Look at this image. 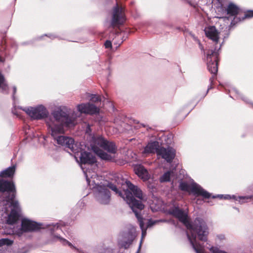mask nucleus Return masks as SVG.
Masks as SVG:
<instances>
[{"label": "nucleus", "instance_id": "obj_1", "mask_svg": "<svg viewBox=\"0 0 253 253\" xmlns=\"http://www.w3.org/2000/svg\"><path fill=\"white\" fill-rule=\"evenodd\" d=\"M76 116L77 115L73 113L70 118L63 110L58 109L52 112L51 117L46 118V124L51 135L57 144L70 149L74 153L75 159L80 165L93 164L96 161L95 157L85 151L84 144L75 143L72 138L61 135L65 132L64 126L71 127L76 124ZM81 167L83 169V166Z\"/></svg>", "mask_w": 253, "mask_h": 253}, {"label": "nucleus", "instance_id": "obj_2", "mask_svg": "<svg viewBox=\"0 0 253 253\" xmlns=\"http://www.w3.org/2000/svg\"><path fill=\"white\" fill-rule=\"evenodd\" d=\"M204 31L206 37L211 40L216 45L214 49H209L206 53L208 69L211 74L215 76L218 71V50L221 46L220 44H218L219 32L213 26L206 27Z\"/></svg>", "mask_w": 253, "mask_h": 253}, {"label": "nucleus", "instance_id": "obj_3", "mask_svg": "<svg viewBox=\"0 0 253 253\" xmlns=\"http://www.w3.org/2000/svg\"><path fill=\"white\" fill-rule=\"evenodd\" d=\"M0 192H7L9 195L6 199L8 202H11V211L9 214L6 213L7 217H5L6 223L10 225L13 224L18 219L21 215V208L18 201H14L15 197L16 189L14 183L12 181H8L0 180Z\"/></svg>", "mask_w": 253, "mask_h": 253}, {"label": "nucleus", "instance_id": "obj_4", "mask_svg": "<svg viewBox=\"0 0 253 253\" xmlns=\"http://www.w3.org/2000/svg\"><path fill=\"white\" fill-rule=\"evenodd\" d=\"M91 150L100 158L105 160H111L112 157L110 154L104 152L101 149L107 151L110 154H114L116 152V147L114 143L105 139L101 135H93L90 142Z\"/></svg>", "mask_w": 253, "mask_h": 253}, {"label": "nucleus", "instance_id": "obj_5", "mask_svg": "<svg viewBox=\"0 0 253 253\" xmlns=\"http://www.w3.org/2000/svg\"><path fill=\"white\" fill-rule=\"evenodd\" d=\"M209 234L208 228L206 223H191V244L196 253H205L204 246L200 242L207 241Z\"/></svg>", "mask_w": 253, "mask_h": 253}, {"label": "nucleus", "instance_id": "obj_6", "mask_svg": "<svg viewBox=\"0 0 253 253\" xmlns=\"http://www.w3.org/2000/svg\"><path fill=\"white\" fill-rule=\"evenodd\" d=\"M86 181L89 185L92 182L95 184L93 187L94 194L96 201L101 204L106 205L110 201V193L107 187L103 184H98L96 183L95 178L97 179L98 175L94 172L91 174L90 171H84Z\"/></svg>", "mask_w": 253, "mask_h": 253}, {"label": "nucleus", "instance_id": "obj_7", "mask_svg": "<svg viewBox=\"0 0 253 253\" xmlns=\"http://www.w3.org/2000/svg\"><path fill=\"white\" fill-rule=\"evenodd\" d=\"M126 200L132 211L134 212L136 217L139 222V225L142 230V238H143L146 234V230L144 229V223L141 216L140 214L137 212V210L141 211L143 209L144 206L142 203L141 201L134 199L131 193L128 191H126Z\"/></svg>", "mask_w": 253, "mask_h": 253}, {"label": "nucleus", "instance_id": "obj_8", "mask_svg": "<svg viewBox=\"0 0 253 253\" xmlns=\"http://www.w3.org/2000/svg\"><path fill=\"white\" fill-rule=\"evenodd\" d=\"M126 185L127 187V188L129 189V190H126L124 191V194H123L121 192H119V195L122 197L125 201H126V192L128 191L130 193H131V196L132 198L134 199H135L132 193H133V195L140 200L141 201H145L147 200V198L145 195H144L141 190L138 188L137 186L134 185L133 184H132L129 181H126ZM107 188L109 187L110 189H111L114 191L116 192V193H118V189L115 185H114L113 184H112L111 183H109L108 185L106 186ZM127 203V202H126Z\"/></svg>", "mask_w": 253, "mask_h": 253}, {"label": "nucleus", "instance_id": "obj_9", "mask_svg": "<svg viewBox=\"0 0 253 253\" xmlns=\"http://www.w3.org/2000/svg\"><path fill=\"white\" fill-rule=\"evenodd\" d=\"M31 118L34 120H41L43 118H48V112L43 105H39L35 107H26L23 109ZM52 116V113L49 117Z\"/></svg>", "mask_w": 253, "mask_h": 253}, {"label": "nucleus", "instance_id": "obj_10", "mask_svg": "<svg viewBox=\"0 0 253 253\" xmlns=\"http://www.w3.org/2000/svg\"><path fill=\"white\" fill-rule=\"evenodd\" d=\"M170 214L177 218L187 229H190V221L188 217V210L180 209L178 207H174L169 211Z\"/></svg>", "mask_w": 253, "mask_h": 253}, {"label": "nucleus", "instance_id": "obj_11", "mask_svg": "<svg viewBox=\"0 0 253 253\" xmlns=\"http://www.w3.org/2000/svg\"><path fill=\"white\" fill-rule=\"evenodd\" d=\"M41 228V224L28 219L23 218L21 221V227L16 231L15 234L21 236L24 232L37 231Z\"/></svg>", "mask_w": 253, "mask_h": 253}, {"label": "nucleus", "instance_id": "obj_12", "mask_svg": "<svg viewBox=\"0 0 253 253\" xmlns=\"http://www.w3.org/2000/svg\"><path fill=\"white\" fill-rule=\"evenodd\" d=\"M125 20L124 8L122 6H119L117 3L113 9L111 24L113 26H118L122 24Z\"/></svg>", "mask_w": 253, "mask_h": 253}, {"label": "nucleus", "instance_id": "obj_13", "mask_svg": "<svg viewBox=\"0 0 253 253\" xmlns=\"http://www.w3.org/2000/svg\"><path fill=\"white\" fill-rule=\"evenodd\" d=\"M175 150L169 147L165 148L160 146L157 151L158 157L165 159L168 162H170L174 159L175 155Z\"/></svg>", "mask_w": 253, "mask_h": 253}, {"label": "nucleus", "instance_id": "obj_14", "mask_svg": "<svg viewBox=\"0 0 253 253\" xmlns=\"http://www.w3.org/2000/svg\"><path fill=\"white\" fill-rule=\"evenodd\" d=\"M191 193L197 196H202L206 199H208L211 197L210 193L205 190L192 179H191Z\"/></svg>", "mask_w": 253, "mask_h": 253}, {"label": "nucleus", "instance_id": "obj_15", "mask_svg": "<svg viewBox=\"0 0 253 253\" xmlns=\"http://www.w3.org/2000/svg\"><path fill=\"white\" fill-rule=\"evenodd\" d=\"M78 111L80 113L93 114L98 112V109L93 104L83 103L77 106Z\"/></svg>", "mask_w": 253, "mask_h": 253}, {"label": "nucleus", "instance_id": "obj_16", "mask_svg": "<svg viewBox=\"0 0 253 253\" xmlns=\"http://www.w3.org/2000/svg\"><path fill=\"white\" fill-rule=\"evenodd\" d=\"M135 173L143 181L148 180L150 177V174L147 170L142 165H136L134 168Z\"/></svg>", "mask_w": 253, "mask_h": 253}, {"label": "nucleus", "instance_id": "obj_17", "mask_svg": "<svg viewBox=\"0 0 253 253\" xmlns=\"http://www.w3.org/2000/svg\"><path fill=\"white\" fill-rule=\"evenodd\" d=\"M160 147L159 143L157 141H153L149 143L145 147L144 153H154L157 154V151Z\"/></svg>", "mask_w": 253, "mask_h": 253}, {"label": "nucleus", "instance_id": "obj_18", "mask_svg": "<svg viewBox=\"0 0 253 253\" xmlns=\"http://www.w3.org/2000/svg\"><path fill=\"white\" fill-rule=\"evenodd\" d=\"M226 11L229 16H233L234 17V19H235V17L239 13L240 9L237 6L231 3L227 6Z\"/></svg>", "mask_w": 253, "mask_h": 253}, {"label": "nucleus", "instance_id": "obj_19", "mask_svg": "<svg viewBox=\"0 0 253 253\" xmlns=\"http://www.w3.org/2000/svg\"><path fill=\"white\" fill-rule=\"evenodd\" d=\"M15 170V166L9 167L6 169L1 171L0 173V176L2 177H10L14 174Z\"/></svg>", "mask_w": 253, "mask_h": 253}, {"label": "nucleus", "instance_id": "obj_20", "mask_svg": "<svg viewBox=\"0 0 253 253\" xmlns=\"http://www.w3.org/2000/svg\"><path fill=\"white\" fill-rule=\"evenodd\" d=\"M172 174V172L168 171L165 172L160 177L159 180L161 182H166L170 181V177Z\"/></svg>", "mask_w": 253, "mask_h": 253}, {"label": "nucleus", "instance_id": "obj_21", "mask_svg": "<svg viewBox=\"0 0 253 253\" xmlns=\"http://www.w3.org/2000/svg\"><path fill=\"white\" fill-rule=\"evenodd\" d=\"M179 188L182 191L188 192L190 189V186L187 183L184 182H181L179 184Z\"/></svg>", "mask_w": 253, "mask_h": 253}, {"label": "nucleus", "instance_id": "obj_22", "mask_svg": "<svg viewBox=\"0 0 253 253\" xmlns=\"http://www.w3.org/2000/svg\"><path fill=\"white\" fill-rule=\"evenodd\" d=\"M13 241L7 238L0 239V247L3 245H10L12 244Z\"/></svg>", "mask_w": 253, "mask_h": 253}, {"label": "nucleus", "instance_id": "obj_23", "mask_svg": "<svg viewBox=\"0 0 253 253\" xmlns=\"http://www.w3.org/2000/svg\"><path fill=\"white\" fill-rule=\"evenodd\" d=\"M212 253H227L226 252L221 250L217 247H212L210 249Z\"/></svg>", "mask_w": 253, "mask_h": 253}, {"label": "nucleus", "instance_id": "obj_24", "mask_svg": "<svg viewBox=\"0 0 253 253\" xmlns=\"http://www.w3.org/2000/svg\"><path fill=\"white\" fill-rule=\"evenodd\" d=\"M56 237H57V238H58L60 240V241L64 245H68L69 246L71 247V248H75V247L72 245V244L71 243H70L69 242H68V241H67L66 240L61 238L58 236H57Z\"/></svg>", "mask_w": 253, "mask_h": 253}, {"label": "nucleus", "instance_id": "obj_25", "mask_svg": "<svg viewBox=\"0 0 253 253\" xmlns=\"http://www.w3.org/2000/svg\"><path fill=\"white\" fill-rule=\"evenodd\" d=\"M59 227V225L57 223L56 224L50 225L49 229H50L51 233H53V232L54 231L58 230Z\"/></svg>", "mask_w": 253, "mask_h": 253}, {"label": "nucleus", "instance_id": "obj_26", "mask_svg": "<svg viewBox=\"0 0 253 253\" xmlns=\"http://www.w3.org/2000/svg\"><path fill=\"white\" fill-rule=\"evenodd\" d=\"M90 100L92 101L96 102V101H99L100 100V97L99 96L96 95L92 94V95H91V97Z\"/></svg>", "mask_w": 253, "mask_h": 253}, {"label": "nucleus", "instance_id": "obj_27", "mask_svg": "<svg viewBox=\"0 0 253 253\" xmlns=\"http://www.w3.org/2000/svg\"><path fill=\"white\" fill-rule=\"evenodd\" d=\"M105 46L106 48H110L112 47V43L109 41H107L105 43Z\"/></svg>", "mask_w": 253, "mask_h": 253}, {"label": "nucleus", "instance_id": "obj_28", "mask_svg": "<svg viewBox=\"0 0 253 253\" xmlns=\"http://www.w3.org/2000/svg\"><path fill=\"white\" fill-rule=\"evenodd\" d=\"M120 245L121 247H123L125 249H127L129 247V244L127 242H125L124 243L120 244Z\"/></svg>", "mask_w": 253, "mask_h": 253}, {"label": "nucleus", "instance_id": "obj_29", "mask_svg": "<svg viewBox=\"0 0 253 253\" xmlns=\"http://www.w3.org/2000/svg\"><path fill=\"white\" fill-rule=\"evenodd\" d=\"M253 17V11H249L247 14L245 15V17Z\"/></svg>", "mask_w": 253, "mask_h": 253}, {"label": "nucleus", "instance_id": "obj_30", "mask_svg": "<svg viewBox=\"0 0 253 253\" xmlns=\"http://www.w3.org/2000/svg\"><path fill=\"white\" fill-rule=\"evenodd\" d=\"M157 222H158L157 221L150 220L148 222V227H151V226H153Z\"/></svg>", "mask_w": 253, "mask_h": 253}, {"label": "nucleus", "instance_id": "obj_31", "mask_svg": "<svg viewBox=\"0 0 253 253\" xmlns=\"http://www.w3.org/2000/svg\"><path fill=\"white\" fill-rule=\"evenodd\" d=\"M13 98H14V94H15L16 92V87L15 86H13Z\"/></svg>", "mask_w": 253, "mask_h": 253}, {"label": "nucleus", "instance_id": "obj_32", "mask_svg": "<svg viewBox=\"0 0 253 253\" xmlns=\"http://www.w3.org/2000/svg\"><path fill=\"white\" fill-rule=\"evenodd\" d=\"M250 198H251V197H243L240 198V199L242 200H248Z\"/></svg>", "mask_w": 253, "mask_h": 253}, {"label": "nucleus", "instance_id": "obj_33", "mask_svg": "<svg viewBox=\"0 0 253 253\" xmlns=\"http://www.w3.org/2000/svg\"><path fill=\"white\" fill-rule=\"evenodd\" d=\"M14 230H10L9 231H7L6 233V234H13V233H14Z\"/></svg>", "mask_w": 253, "mask_h": 253}, {"label": "nucleus", "instance_id": "obj_34", "mask_svg": "<svg viewBox=\"0 0 253 253\" xmlns=\"http://www.w3.org/2000/svg\"><path fill=\"white\" fill-rule=\"evenodd\" d=\"M89 131H90V126H88L86 128V132L89 133Z\"/></svg>", "mask_w": 253, "mask_h": 253}, {"label": "nucleus", "instance_id": "obj_35", "mask_svg": "<svg viewBox=\"0 0 253 253\" xmlns=\"http://www.w3.org/2000/svg\"><path fill=\"white\" fill-rule=\"evenodd\" d=\"M218 238L220 239H222L224 238V236L223 235H219L218 236Z\"/></svg>", "mask_w": 253, "mask_h": 253}, {"label": "nucleus", "instance_id": "obj_36", "mask_svg": "<svg viewBox=\"0 0 253 253\" xmlns=\"http://www.w3.org/2000/svg\"><path fill=\"white\" fill-rule=\"evenodd\" d=\"M141 240H142V239ZM141 243H142V241H141V242H140V245H139V247L138 250H140V247H141ZM138 252H139V251H137V252L136 253H138Z\"/></svg>", "mask_w": 253, "mask_h": 253}, {"label": "nucleus", "instance_id": "obj_37", "mask_svg": "<svg viewBox=\"0 0 253 253\" xmlns=\"http://www.w3.org/2000/svg\"><path fill=\"white\" fill-rule=\"evenodd\" d=\"M228 198H230L229 195H226L225 196H224L225 199H228Z\"/></svg>", "mask_w": 253, "mask_h": 253}, {"label": "nucleus", "instance_id": "obj_38", "mask_svg": "<svg viewBox=\"0 0 253 253\" xmlns=\"http://www.w3.org/2000/svg\"><path fill=\"white\" fill-rule=\"evenodd\" d=\"M187 236L188 239L190 240V235L188 234V232L187 233Z\"/></svg>", "mask_w": 253, "mask_h": 253}, {"label": "nucleus", "instance_id": "obj_39", "mask_svg": "<svg viewBox=\"0 0 253 253\" xmlns=\"http://www.w3.org/2000/svg\"><path fill=\"white\" fill-rule=\"evenodd\" d=\"M223 196V195H221V196L218 195V196H217V197H222Z\"/></svg>", "mask_w": 253, "mask_h": 253}, {"label": "nucleus", "instance_id": "obj_40", "mask_svg": "<svg viewBox=\"0 0 253 253\" xmlns=\"http://www.w3.org/2000/svg\"><path fill=\"white\" fill-rule=\"evenodd\" d=\"M224 18H225V19H226V18H227V19H229V17H224Z\"/></svg>", "mask_w": 253, "mask_h": 253}, {"label": "nucleus", "instance_id": "obj_41", "mask_svg": "<svg viewBox=\"0 0 253 253\" xmlns=\"http://www.w3.org/2000/svg\"><path fill=\"white\" fill-rule=\"evenodd\" d=\"M233 24V21H232L231 22V24Z\"/></svg>", "mask_w": 253, "mask_h": 253}, {"label": "nucleus", "instance_id": "obj_42", "mask_svg": "<svg viewBox=\"0 0 253 253\" xmlns=\"http://www.w3.org/2000/svg\"><path fill=\"white\" fill-rule=\"evenodd\" d=\"M212 78L213 77H212L211 78H210V80H211L212 79Z\"/></svg>", "mask_w": 253, "mask_h": 253}, {"label": "nucleus", "instance_id": "obj_43", "mask_svg": "<svg viewBox=\"0 0 253 253\" xmlns=\"http://www.w3.org/2000/svg\"><path fill=\"white\" fill-rule=\"evenodd\" d=\"M215 197H216V196H213V198H215Z\"/></svg>", "mask_w": 253, "mask_h": 253}]
</instances>
